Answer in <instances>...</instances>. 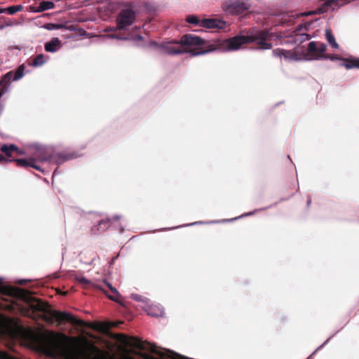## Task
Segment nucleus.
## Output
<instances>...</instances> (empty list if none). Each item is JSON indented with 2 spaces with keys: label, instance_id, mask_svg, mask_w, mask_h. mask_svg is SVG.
Wrapping results in <instances>:
<instances>
[{
  "label": "nucleus",
  "instance_id": "nucleus-23",
  "mask_svg": "<svg viewBox=\"0 0 359 359\" xmlns=\"http://www.w3.org/2000/svg\"><path fill=\"white\" fill-rule=\"evenodd\" d=\"M44 55L43 54L38 55L32 61V66L41 67L45 63Z\"/></svg>",
  "mask_w": 359,
  "mask_h": 359
},
{
  "label": "nucleus",
  "instance_id": "nucleus-26",
  "mask_svg": "<svg viewBox=\"0 0 359 359\" xmlns=\"http://www.w3.org/2000/svg\"><path fill=\"white\" fill-rule=\"evenodd\" d=\"M22 8V6L21 5H16V6H11L6 8V11L10 15H13L16 13L17 12L21 11Z\"/></svg>",
  "mask_w": 359,
  "mask_h": 359
},
{
  "label": "nucleus",
  "instance_id": "nucleus-36",
  "mask_svg": "<svg viewBox=\"0 0 359 359\" xmlns=\"http://www.w3.org/2000/svg\"><path fill=\"white\" fill-rule=\"evenodd\" d=\"M6 83H2L1 85H0V98L3 96V95L6 91V87L5 86Z\"/></svg>",
  "mask_w": 359,
  "mask_h": 359
},
{
  "label": "nucleus",
  "instance_id": "nucleus-38",
  "mask_svg": "<svg viewBox=\"0 0 359 359\" xmlns=\"http://www.w3.org/2000/svg\"><path fill=\"white\" fill-rule=\"evenodd\" d=\"M332 337H333V335H332V336H331V337H329V338H328V339H327V340H326V341H325V342H324V343H323L320 346H319V347L316 349V351H317V350H319V349H320V348H321L323 346H324L325 344H327L328 343V341L330 340V339H331Z\"/></svg>",
  "mask_w": 359,
  "mask_h": 359
},
{
  "label": "nucleus",
  "instance_id": "nucleus-25",
  "mask_svg": "<svg viewBox=\"0 0 359 359\" xmlns=\"http://www.w3.org/2000/svg\"><path fill=\"white\" fill-rule=\"evenodd\" d=\"M131 298L138 302H142L144 305H147V304L149 302V299L147 297H144L142 295L137 294H131Z\"/></svg>",
  "mask_w": 359,
  "mask_h": 359
},
{
  "label": "nucleus",
  "instance_id": "nucleus-20",
  "mask_svg": "<svg viewBox=\"0 0 359 359\" xmlns=\"http://www.w3.org/2000/svg\"><path fill=\"white\" fill-rule=\"evenodd\" d=\"M325 36H326L327 41H328V43L332 48H334L335 49L339 48V45L337 43L335 38H334V35L332 34L330 29H325Z\"/></svg>",
  "mask_w": 359,
  "mask_h": 359
},
{
  "label": "nucleus",
  "instance_id": "nucleus-19",
  "mask_svg": "<svg viewBox=\"0 0 359 359\" xmlns=\"http://www.w3.org/2000/svg\"><path fill=\"white\" fill-rule=\"evenodd\" d=\"M0 150L6 156L11 157L13 151H14V150H18V147L14 144H4L0 146Z\"/></svg>",
  "mask_w": 359,
  "mask_h": 359
},
{
  "label": "nucleus",
  "instance_id": "nucleus-51",
  "mask_svg": "<svg viewBox=\"0 0 359 359\" xmlns=\"http://www.w3.org/2000/svg\"><path fill=\"white\" fill-rule=\"evenodd\" d=\"M57 171V168L55 170L54 172H53V176L55 175L56 172Z\"/></svg>",
  "mask_w": 359,
  "mask_h": 359
},
{
  "label": "nucleus",
  "instance_id": "nucleus-33",
  "mask_svg": "<svg viewBox=\"0 0 359 359\" xmlns=\"http://www.w3.org/2000/svg\"><path fill=\"white\" fill-rule=\"evenodd\" d=\"M215 222H214V221H210V222L198 221V222H193L191 224L182 225V226H194V225L202 224H212V223H215ZM179 226V228L182 227V226Z\"/></svg>",
  "mask_w": 359,
  "mask_h": 359
},
{
  "label": "nucleus",
  "instance_id": "nucleus-27",
  "mask_svg": "<svg viewBox=\"0 0 359 359\" xmlns=\"http://www.w3.org/2000/svg\"><path fill=\"white\" fill-rule=\"evenodd\" d=\"M262 209H259V210H255L254 211H252V212H247V213H245L241 216H238V217H236L235 218H231V219H224V222H233V221H235L239 218H243V217H248V216H250V215H252L255 212L259 211V210H261Z\"/></svg>",
  "mask_w": 359,
  "mask_h": 359
},
{
  "label": "nucleus",
  "instance_id": "nucleus-6",
  "mask_svg": "<svg viewBox=\"0 0 359 359\" xmlns=\"http://www.w3.org/2000/svg\"><path fill=\"white\" fill-rule=\"evenodd\" d=\"M311 24V22H308L298 25L294 31V35L291 36L292 40L290 41L296 44H300L304 41H309L311 39V36L309 34L302 33V31L309 30ZM289 41H287V42Z\"/></svg>",
  "mask_w": 359,
  "mask_h": 359
},
{
  "label": "nucleus",
  "instance_id": "nucleus-13",
  "mask_svg": "<svg viewBox=\"0 0 359 359\" xmlns=\"http://www.w3.org/2000/svg\"><path fill=\"white\" fill-rule=\"evenodd\" d=\"M143 308L149 316L153 317L163 316L164 314V309L161 305L150 304V301Z\"/></svg>",
  "mask_w": 359,
  "mask_h": 359
},
{
  "label": "nucleus",
  "instance_id": "nucleus-15",
  "mask_svg": "<svg viewBox=\"0 0 359 359\" xmlns=\"http://www.w3.org/2000/svg\"><path fill=\"white\" fill-rule=\"evenodd\" d=\"M32 158H29L28 159H25V158L9 159V158L4 157L2 154H0V163H1V162L8 163V162L13 161V162H15L18 166L23 167V168L30 167V165L32 163Z\"/></svg>",
  "mask_w": 359,
  "mask_h": 359
},
{
  "label": "nucleus",
  "instance_id": "nucleus-4",
  "mask_svg": "<svg viewBox=\"0 0 359 359\" xmlns=\"http://www.w3.org/2000/svg\"><path fill=\"white\" fill-rule=\"evenodd\" d=\"M136 18V13L133 8L121 9L116 17V27L114 29L126 30L132 25Z\"/></svg>",
  "mask_w": 359,
  "mask_h": 359
},
{
  "label": "nucleus",
  "instance_id": "nucleus-35",
  "mask_svg": "<svg viewBox=\"0 0 359 359\" xmlns=\"http://www.w3.org/2000/svg\"><path fill=\"white\" fill-rule=\"evenodd\" d=\"M36 159L35 158H32V163H31V165H30V167L37 170H39L41 172H43V169L38 165H36Z\"/></svg>",
  "mask_w": 359,
  "mask_h": 359
},
{
  "label": "nucleus",
  "instance_id": "nucleus-44",
  "mask_svg": "<svg viewBox=\"0 0 359 359\" xmlns=\"http://www.w3.org/2000/svg\"><path fill=\"white\" fill-rule=\"evenodd\" d=\"M306 203H307V206L309 207V205L311 203V199L310 198H308Z\"/></svg>",
  "mask_w": 359,
  "mask_h": 359
},
{
  "label": "nucleus",
  "instance_id": "nucleus-24",
  "mask_svg": "<svg viewBox=\"0 0 359 359\" xmlns=\"http://www.w3.org/2000/svg\"><path fill=\"white\" fill-rule=\"evenodd\" d=\"M186 21L189 22V24L195 25H199L201 27V20H200L197 16L191 15H188L186 18Z\"/></svg>",
  "mask_w": 359,
  "mask_h": 359
},
{
  "label": "nucleus",
  "instance_id": "nucleus-46",
  "mask_svg": "<svg viewBox=\"0 0 359 359\" xmlns=\"http://www.w3.org/2000/svg\"><path fill=\"white\" fill-rule=\"evenodd\" d=\"M113 219L114 220L117 221V220H118L120 219V216L119 215H115V216H114Z\"/></svg>",
  "mask_w": 359,
  "mask_h": 359
},
{
  "label": "nucleus",
  "instance_id": "nucleus-47",
  "mask_svg": "<svg viewBox=\"0 0 359 359\" xmlns=\"http://www.w3.org/2000/svg\"><path fill=\"white\" fill-rule=\"evenodd\" d=\"M119 255H118L116 257H114L110 263V264H113L114 262H115L116 259L117 258V257Z\"/></svg>",
  "mask_w": 359,
  "mask_h": 359
},
{
  "label": "nucleus",
  "instance_id": "nucleus-50",
  "mask_svg": "<svg viewBox=\"0 0 359 359\" xmlns=\"http://www.w3.org/2000/svg\"><path fill=\"white\" fill-rule=\"evenodd\" d=\"M29 306L31 307V309H32V310H33V311H34V310H35V309H36V308H34V306L31 305V304H29Z\"/></svg>",
  "mask_w": 359,
  "mask_h": 359
},
{
  "label": "nucleus",
  "instance_id": "nucleus-17",
  "mask_svg": "<svg viewBox=\"0 0 359 359\" xmlns=\"http://www.w3.org/2000/svg\"><path fill=\"white\" fill-rule=\"evenodd\" d=\"M55 7V4L51 1H42L40 2L39 6L33 11L35 13H41L47 10L52 9Z\"/></svg>",
  "mask_w": 359,
  "mask_h": 359
},
{
  "label": "nucleus",
  "instance_id": "nucleus-52",
  "mask_svg": "<svg viewBox=\"0 0 359 359\" xmlns=\"http://www.w3.org/2000/svg\"><path fill=\"white\" fill-rule=\"evenodd\" d=\"M4 27V26L1 25L0 26V29H3Z\"/></svg>",
  "mask_w": 359,
  "mask_h": 359
},
{
  "label": "nucleus",
  "instance_id": "nucleus-41",
  "mask_svg": "<svg viewBox=\"0 0 359 359\" xmlns=\"http://www.w3.org/2000/svg\"><path fill=\"white\" fill-rule=\"evenodd\" d=\"M27 282V280L26 279H20L18 280V283L20 284V285H23L25 284V283Z\"/></svg>",
  "mask_w": 359,
  "mask_h": 359
},
{
  "label": "nucleus",
  "instance_id": "nucleus-8",
  "mask_svg": "<svg viewBox=\"0 0 359 359\" xmlns=\"http://www.w3.org/2000/svg\"><path fill=\"white\" fill-rule=\"evenodd\" d=\"M180 43L184 46H201L205 43V40L200 36L186 34L181 37Z\"/></svg>",
  "mask_w": 359,
  "mask_h": 359
},
{
  "label": "nucleus",
  "instance_id": "nucleus-42",
  "mask_svg": "<svg viewBox=\"0 0 359 359\" xmlns=\"http://www.w3.org/2000/svg\"><path fill=\"white\" fill-rule=\"evenodd\" d=\"M4 109V105L0 104V115L3 113Z\"/></svg>",
  "mask_w": 359,
  "mask_h": 359
},
{
  "label": "nucleus",
  "instance_id": "nucleus-37",
  "mask_svg": "<svg viewBox=\"0 0 359 359\" xmlns=\"http://www.w3.org/2000/svg\"><path fill=\"white\" fill-rule=\"evenodd\" d=\"M22 313L25 316H29L30 315V309H23L22 311Z\"/></svg>",
  "mask_w": 359,
  "mask_h": 359
},
{
  "label": "nucleus",
  "instance_id": "nucleus-18",
  "mask_svg": "<svg viewBox=\"0 0 359 359\" xmlns=\"http://www.w3.org/2000/svg\"><path fill=\"white\" fill-rule=\"evenodd\" d=\"M103 283L111 291V292L114 294V295H109L105 291L104 292L106 293V294L107 295V297H109V299H110L112 301H114V302H118V298L119 297L121 296L120 293L118 292V290L114 287H113V285L108 281H107L106 280H104L103 281Z\"/></svg>",
  "mask_w": 359,
  "mask_h": 359
},
{
  "label": "nucleus",
  "instance_id": "nucleus-12",
  "mask_svg": "<svg viewBox=\"0 0 359 359\" xmlns=\"http://www.w3.org/2000/svg\"><path fill=\"white\" fill-rule=\"evenodd\" d=\"M56 319L60 323L68 322L74 325H81L83 324L82 320L78 319L70 313L65 311L58 312L56 314Z\"/></svg>",
  "mask_w": 359,
  "mask_h": 359
},
{
  "label": "nucleus",
  "instance_id": "nucleus-43",
  "mask_svg": "<svg viewBox=\"0 0 359 359\" xmlns=\"http://www.w3.org/2000/svg\"><path fill=\"white\" fill-rule=\"evenodd\" d=\"M177 228H179V226L165 228V229H160V231H162V230H171V229H177Z\"/></svg>",
  "mask_w": 359,
  "mask_h": 359
},
{
  "label": "nucleus",
  "instance_id": "nucleus-5",
  "mask_svg": "<svg viewBox=\"0 0 359 359\" xmlns=\"http://www.w3.org/2000/svg\"><path fill=\"white\" fill-rule=\"evenodd\" d=\"M222 8L226 13L238 15L246 11L248 9V6L243 1L227 0L223 4Z\"/></svg>",
  "mask_w": 359,
  "mask_h": 359
},
{
  "label": "nucleus",
  "instance_id": "nucleus-30",
  "mask_svg": "<svg viewBox=\"0 0 359 359\" xmlns=\"http://www.w3.org/2000/svg\"><path fill=\"white\" fill-rule=\"evenodd\" d=\"M327 46L324 43H318V49H317V53L318 55H323V53H325L326 50Z\"/></svg>",
  "mask_w": 359,
  "mask_h": 359
},
{
  "label": "nucleus",
  "instance_id": "nucleus-48",
  "mask_svg": "<svg viewBox=\"0 0 359 359\" xmlns=\"http://www.w3.org/2000/svg\"><path fill=\"white\" fill-rule=\"evenodd\" d=\"M116 28V27H111L109 29L110 31H120L119 29H114Z\"/></svg>",
  "mask_w": 359,
  "mask_h": 359
},
{
  "label": "nucleus",
  "instance_id": "nucleus-22",
  "mask_svg": "<svg viewBox=\"0 0 359 359\" xmlns=\"http://www.w3.org/2000/svg\"><path fill=\"white\" fill-rule=\"evenodd\" d=\"M283 57H284L285 59L289 60L297 61V60H300L298 57L296 52H294L293 50H285V53H284Z\"/></svg>",
  "mask_w": 359,
  "mask_h": 359
},
{
  "label": "nucleus",
  "instance_id": "nucleus-39",
  "mask_svg": "<svg viewBox=\"0 0 359 359\" xmlns=\"http://www.w3.org/2000/svg\"><path fill=\"white\" fill-rule=\"evenodd\" d=\"M134 39L135 41H142L143 39V36L140 34H137L134 36Z\"/></svg>",
  "mask_w": 359,
  "mask_h": 359
},
{
  "label": "nucleus",
  "instance_id": "nucleus-11",
  "mask_svg": "<svg viewBox=\"0 0 359 359\" xmlns=\"http://www.w3.org/2000/svg\"><path fill=\"white\" fill-rule=\"evenodd\" d=\"M323 2L322 6L317 8L315 11H312L308 13H304L303 15H309L311 14H322L327 11L328 8L332 10L339 7V0H323Z\"/></svg>",
  "mask_w": 359,
  "mask_h": 359
},
{
  "label": "nucleus",
  "instance_id": "nucleus-14",
  "mask_svg": "<svg viewBox=\"0 0 359 359\" xmlns=\"http://www.w3.org/2000/svg\"><path fill=\"white\" fill-rule=\"evenodd\" d=\"M61 41L57 37H55L45 43L44 48L46 52L55 53L61 48Z\"/></svg>",
  "mask_w": 359,
  "mask_h": 359
},
{
  "label": "nucleus",
  "instance_id": "nucleus-28",
  "mask_svg": "<svg viewBox=\"0 0 359 359\" xmlns=\"http://www.w3.org/2000/svg\"><path fill=\"white\" fill-rule=\"evenodd\" d=\"M318 43L316 41H311L308 44L307 50L309 53H317Z\"/></svg>",
  "mask_w": 359,
  "mask_h": 359
},
{
  "label": "nucleus",
  "instance_id": "nucleus-45",
  "mask_svg": "<svg viewBox=\"0 0 359 359\" xmlns=\"http://www.w3.org/2000/svg\"><path fill=\"white\" fill-rule=\"evenodd\" d=\"M6 11V8H0V14L4 13Z\"/></svg>",
  "mask_w": 359,
  "mask_h": 359
},
{
  "label": "nucleus",
  "instance_id": "nucleus-29",
  "mask_svg": "<svg viewBox=\"0 0 359 359\" xmlns=\"http://www.w3.org/2000/svg\"><path fill=\"white\" fill-rule=\"evenodd\" d=\"M75 279L77 282H79V283H81L82 285H89L90 283V281L83 276H78L75 277Z\"/></svg>",
  "mask_w": 359,
  "mask_h": 359
},
{
  "label": "nucleus",
  "instance_id": "nucleus-9",
  "mask_svg": "<svg viewBox=\"0 0 359 359\" xmlns=\"http://www.w3.org/2000/svg\"><path fill=\"white\" fill-rule=\"evenodd\" d=\"M201 27L206 29H223L226 27V22L217 18H205L201 20Z\"/></svg>",
  "mask_w": 359,
  "mask_h": 359
},
{
  "label": "nucleus",
  "instance_id": "nucleus-3",
  "mask_svg": "<svg viewBox=\"0 0 359 359\" xmlns=\"http://www.w3.org/2000/svg\"><path fill=\"white\" fill-rule=\"evenodd\" d=\"M150 44L155 46L156 47L161 48L166 54L171 55H180L189 53L191 55V56L196 57L198 55H205L215 50V48H210L208 49L202 50L199 51H196L195 50H187L180 47H174L173 44H180V41L174 39L169 41L167 43H163L161 44H158L156 41H151Z\"/></svg>",
  "mask_w": 359,
  "mask_h": 359
},
{
  "label": "nucleus",
  "instance_id": "nucleus-32",
  "mask_svg": "<svg viewBox=\"0 0 359 359\" xmlns=\"http://www.w3.org/2000/svg\"><path fill=\"white\" fill-rule=\"evenodd\" d=\"M107 37L109 39H116L123 40V41L129 40V37H128V36H121L120 35L114 34H108Z\"/></svg>",
  "mask_w": 359,
  "mask_h": 359
},
{
  "label": "nucleus",
  "instance_id": "nucleus-34",
  "mask_svg": "<svg viewBox=\"0 0 359 359\" xmlns=\"http://www.w3.org/2000/svg\"><path fill=\"white\" fill-rule=\"evenodd\" d=\"M285 53V49L282 48H276L273 50V54L275 57H283V54Z\"/></svg>",
  "mask_w": 359,
  "mask_h": 359
},
{
  "label": "nucleus",
  "instance_id": "nucleus-31",
  "mask_svg": "<svg viewBox=\"0 0 359 359\" xmlns=\"http://www.w3.org/2000/svg\"><path fill=\"white\" fill-rule=\"evenodd\" d=\"M9 292L8 289L3 284L2 278H0V297Z\"/></svg>",
  "mask_w": 359,
  "mask_h": 359
},
{
  "label": "nucleus",
  "instance_id": "nucleus-2",
  "mask_svg": "<svg viewBox=\"0 0 359 359\" xmlns=\"http://www.w3.org/2000/svg\"><path fill=\"white\" fill-rule=\"evenodd\" d=\"M31 147L35 151L34 155L40 162L50 161V163L60 165L64 162L76 158L78 156L74 152H58L55 154H50L45 146L39 143H34Z\"/></svg>",
  "mask_w": 359,
  "mask_h": 359
},
{
  "label": "nucleus",
  "instance_id": "nucleus-1",
  "mask_svg": "<svg viewBox=\"0 0 359 359\" xmlns=\"http://www.w3.org/2000/svg\"><path fill=\"white\" fill-rule=\"evenodd\" d=\"M271 39V34L266 29L256 31L250 34L244 35L240 33L229 39L226 40V50H237L243 44L256 42L258 48L254 49L269 50L272 48V43L268 41Z\"/></svg>",
  "mask_w": 359,
  "mask_h": 359
},
{
  "label": "nucleus",
  "instance_id": "nucleus-40",
  "mask_svg": "<svg viewBox=\"0 0 359 359\" xmlns=\"http://www.w3.org/2000/svg\"><path fill=\"white\" fill-rule=\"evenodd\" d=\"M14 151H16L20 155H24L25 154V152L23 150L19 148L18 150H14Z\"/></svg>",
  "mask_w": 359,
  "mask_h": 359
},
{
  "label": "nucleus",
  "instance_id": "nucleus-7",
  "mask_svg": "<svg viewBox=\"0 0 359 359\" xmlns=\"http://www.w3.org/2000/svg\"><path fill=\"white\" fill-rule=\"evenodd\" d=\"M314 59L320 60V59H328L332 61H337L343 60L345 62L341 64V66H344L346 69H351L353 68L359 69V58L358 57H351V58H344L335 55H318Z\"/></svg>",
  "mask_w": 359,
  "mask_h": 359
},
{
  "label": "nucleus",
  "instance_id": "nucleus-21",
  "mask_svg": "<svg viewBox=\"0 0 359 359\" xmlns=\"http://www.w3.org/2000/svg\"><path fill=\"white\" fill-rule=\"evenodd\" d=\"M111 224V219H101L98 222L97 224V230L104 231L109 228Z\"/></svg>",
  "mask_w": 359,
  "mask_h": 359
},
{
  "label": "nucleus",
  "instance_id": "nucleus-49",
  "mask_svg": "<svg viewBox=\"0 0 359 359\" xmlns=\"http://www.w3.org/2000/svg\"><path fill=\"white\" fill-rule=\"evenodd\" d=\"M120 231L121 233L124 232V229L122 226H120Z\"/></svg>",
  "mask_w": 359,
  "mask_h": 359
},
{
  "label": "nucleus",
  "instance_id": "nucleus-10",
  "mask_svg": "<svg viewBox=\"0 0 359 359\" xmlns=\"http://www.w3.org/2000/svg\"><path fill=\"white\" fill-rule=\"evenodd\" d=\"M25 65H20L15 72L10 71L7 72L0 81V85L2 83H8L11 81H18L25 74Z\"/></svg>",
  "mask_w": 359,
  "mask_h": 359
},
{
  "label": "nucleus",
  "instance_id": "nucleus-16",
  "mask_svg": "<svg viewBox=\"0 0 359 359\" xmlns=\"http://www.w3.org/2000/svg\"><path fill=\"white\" fill-rule=\"evenodd\" d=\"M41 27L47 29V30H57L65 28L67 30L69 31H75L76 29L74 27V25H65L63 24H59V23H46L44 24Z\"/></svg>",
  "mask_w": 359,
  "mask_h": 359
}]
</instances>
